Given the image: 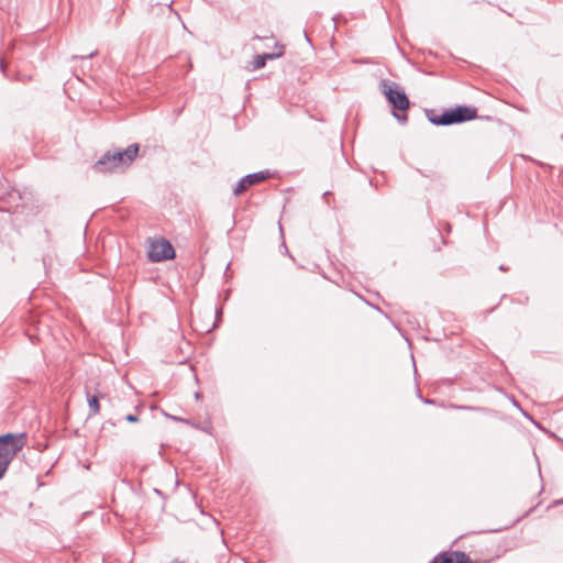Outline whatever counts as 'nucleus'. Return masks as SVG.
<instances>
[{
    "label": "nucleus",
    "instance_id": "nucleus-6",
    "mask_svg": "<svg viewBox=\"0 0 563 563\" xmlns=\"http://www.w3.org/2000/svg\"><path fill=\"white\" fill-rule=\"evenodd\" d=\"M269 177L268 170H262L254 174H249L239 180L236 186L233 188V194L235 196H240L243 194L249 187L256 185Z\"/></svg>",
    "mask_w": 563,
    "mask_h": 563
},
{
    "label": "nucleus",
    "instance_id": "nucleus-9",
    "mask_svg": "<svg viewBox=\"0 0 563 563\" xmlns=\"http://www.w3.org/2000/svg\"><path fill=\"white\" fill-rule=\"evenodd\" d=\"M88 406L91 411V415H97L100 411L99 398L98 396H89L88 397Z\"/></svg>",
    "mask_w": 563,
    "mask_h": 563
},
{
    "label": "nucleus",
    "instance_id": "nucleus-7",
    "mask_svg": "<svg viewBox=\"0 0 563 563\" xmlns=\"http://www.w3.org/2000/svg\"><path fill=\"white\" fill-rule=\"evenodd\" d=\"M430 563H471V559L464 552H452L450 554H440Z\"/></svg>",
    "mask_w": 563,
    "mask_h": 563
},
{
    "label": "nucleus",
    "instance_id": "nucleus-2",
    "mask_svg": "<svg viewBox=\"0 0 563 563\" xmlns=\"http://www.w3.org/2000/svg\"><path fill=\"white\" fill-rule=\"evenodd\" d=\"M25 444V433H5L0 435V478L7 472L14 456Z\"/></svg>",
    "mask_w": 563,
    "mask_h": 563
},
{
    "label": "nucleus",
    "instance_id": "nucleus-4",
    "mask_svg": "<svg viewBox=\"0 0 563 563\" xmlns=\"http://www.w3.org/2000/svg\"><path fill=\"white\" fill-rule=\"evenodd\" d=\"M380 86L383 93L393 106L394 110L406 111L409 108L410 101L398 84L383 80ZM393 114L400 122L407 121V115H400L396 111H394Z\"/></svg>",
    "mask_w": 563,
    "mask_h": 563
},
{
    "label": "nucleus",
    "instance_id": "nucleus-1",
    "mask_svg": "<svg viewBox=\"0 0 563 563\" xmlns=\"http://www.w3.org/2000/svg\"><path fill=\"white\" fill-rule=\"evenodd\" d=\"M139 150V144L134 143L122 151H108L96 162L93 168L99 173L122 172L136 158Z\"/></svg>",
    "mask_w": 563,
    "mask_h": 563
},
{
    "label": "nucleus",
    "instance_id": "nucleus-12",
    "mask_svg": "<svg viewBox=\"0 0 563 563\" xmlns=\"http://www.w3.org/2000/svg\"><path fill=\"white\" fill-rule=\"evenodd\" d=\"M96 53H97V52H92V53H90L87 57H92V56H95V55H96Z\"/></svg>",
    "mask_w": 563,
    "mask_h": 563
},
{
    "label": "nucleus",
    "instance_id": "nucleus-10",
    "mask_svg": "<svg viewBox=\"0 0 563 563\" xmlns=\"http://www.w3.org/2000/svg\"><path fill=\"white\" fill-rule=\"evenodd\" d=\"M125 420L130 423H134L139 421V417L136 415L130 413L125 416Z\"/></svg>",
    "mask_w": 563,
    "mask_h": 563
},
{
    "label": "nucleus",
    "instance_id": "nucleus-11",
    "mask_svg": "<svg viewBox=\"0 0 563 563\" xmlns=\"http://www.w3.org/2000/svg\"><path fill=\"white\" fill-rule=\"evenodd\" d=\"M0 67H1L2 71H4V64H3V59H0Z\"/></svg>",
    "mask_w": 563,
    "mask_h": 563
},
{
    "label": "nucleus",
    "instance_id": "nucleus-8",
    "mask_svg": "<svg viewBox=\"0 0 563 563\" xmlns=\"http://www.w3.org/2000/svg\"><path fill=\"white\" fill-rule=\"evenodd\" d=\"M282 55H283V51H280L277 54L266 53V54H263V55H256L254 60H253V68L254 69L263 68L265 66L266 59H275V58L280 57Z\"/></svg>",
    "mask_w": 563,
    "mask_h": 563
},
{
    "label": "nucleus",
    "instance_id": "nucleus-3",
    "mask_svg": "<svg viewBox=\"0 0 563 563\" xmlns=\"http://www.w3.org/2000/svg\"><path fill=\"white\" fill-rule=\"evenodd\" d=\"M429 121L434 125H451L473 120L477 117V109L466 106H457L445 110L442 114L433 111L427 112Z\"/></svg>",
    "mask_w": 563,
    "mask_h": 563
},
{
    "label": "nucleus",
    "instance_id": "nucleus-5",
    "mask_svg": "<svg viewBox=\"0 0 563 563\" xmlns=\"http://www.w3.org/2000/svg\"><path fill=\"white\" fill-rule=\"evenodd\" d=\"M174 257H175V250L168 241L161 240V241L153 242L151 244L150 250H148V258L152 262L157 263V262H162V261H166V260H172Z\"/></svg>",
    "mask_w": 563,
    "mask_h": 563
}]
</instances>
